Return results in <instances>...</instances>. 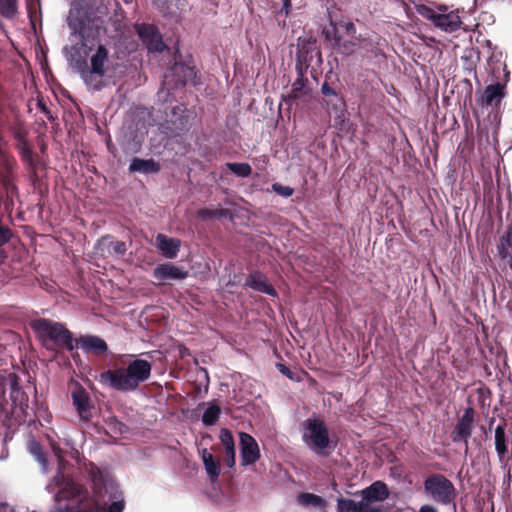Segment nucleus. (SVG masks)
<instances>
[{"instance_id": "f257e3e1", "label": "nucleus", "mask_w": 512, "mask_h": 512, "mask_svg": "<svg viewBox=\"0 0 512 512\" xmlns=\"http://www.w3.org/2000/svg\"><path fill=\"white\" fill-rule=\"evenodd\" d=\"M67 22L73 33L81 37L80 49L86 57L82 61L67 53L71 67L89 90L100 91L114 84L117 63L106 44L95 42L103 25L102 17L89 7L88 1L79 0L72 4Z\"/></svg>"}, {"instance_id": "f03ea898", "label": "nucleus", "mask_w": 512, "mask_h": 512, "mask_svg": "<svg viewBox=\"0 0 512 512\" xmlns=\"http://www.w3.org/2000/svg\"><path fill=\"white\" fill-rule=\"evenodd\" d=\"M93 483V497H88L86 490L73 480L66 479L58 473L46 486V490L54 495L57 502L71 500V508H76L78 512H93L94 510L104 509L107 504L104 499L108 496L111 503L107 507V512H123L125 503L122 492L118 485L108 479L98 468L92 467L90 471Z\"/></svg>"}, {"instance_id": "7ed1b4c3", "label": "nucleus", "mask_w": 512, "mask_h": 512, "mask_svg": "<svg viewBox=\"0 0 512 512\" xmlns=\"http://www.w3.org/2000/svg\"><path fill=\"white\" fill-rule=\"evenodd\" d=\"M152 365L143 359H134L126 367L110 369L98 376V381L107 387L121 392L135 391L149 379Z\"/></svg>"}, {"instance_id": "20e7f679", "label": "nucleus", "mask_w": 512, "mask_h": 512, "mask_svg": "<svg viewBox=\"0 0 512 512\" xmlns=\"http://www.w3.org/2000/svg\"><path fill=\"white\" fill-rule=\"evenodd\" d=\"M32 328L47 348H66L69 351L74 349L72 334L63 324L38 319L32 323Z\"/></svg>"}, {"instance_id": "39448f33", "label": "nucleus", "mask_w": 512, "mask_h": 512, "mask_svg": "<svg viewBox=\"0 0 512 512\" xmlns=\"http://www.w3.org/2000/svg\"><path fill=\"white\" fill-rule=\"evenodd\" d=\"M302 440L314 453L323 455L330 447V438L327 426L318 417H310L302 423Z\"/></svg>"}, {"instance_id": "423d86ee", "label": "nucleus", "mask_w": 512, "mask_h": 512, "mask_svg": "<svg viewBox=\"0 0 512 512\" xmlns=\"http://www.w3.org/2000/svg\"><path fill=\"white\" fill-rule=\"evenodd\" d=\"M425 492L436 502L449 504L455 496V488L450 480L440 474L428 477L424 482Z\"/></svg>"}, {"instance_id": "0eeeda50", "label": "nucleus", "mask_w": 512, "mask_h": 512, "mask_svg": "<svg viewBox=\"0 0 512 512\" xmlns=\"http://www.w3.org/2000/svg\"><path fill=\"white\" fill-rule=\"evenodd\" d=\"M68 390L79 419L83 422L89 421L92 417L94 406L87 390L73 379L68 383Z\"/></svg>"}, {"instance_id": "6e6552de", "label": "nucleus", "mask_w": 512, "mask_h": 512, "mask_svg": "<svg viewBox=\"0 0 512 512\" xmlns=\"http://www.w3.org/2000/svg\"><path fill=\"white\" fill-rule=\"evenodd\" d=\"M419 12L445 32H454L460 28L461 20L457 12L437 13L426 7L419 10Z\"/></svg>"}, {"instance_id": "1a4fd4ad", "label": "nucleus", "mask_w": 512, "mask_h": 512, "mask_svg": "<svg viewBox=\"0 0 512 512\" xmlns=\"http://www.w3.org/2000/svg\"><path fill=\"white\" fill-rule=\"evenodd\" d=\"M135 30L149 51L161 52L165 49L166 46L155 26L150 24H136Z\"/></svg>"}, {"instance_id": "9d476101", "label": "nucleus", "mask_w": 512, "mask_h": 512, "mask_svg": "<svg viewBox=\"0 0 512 512\" xmlns=\"http://www.w3.org/2000/svg\"><path fill=\"white\" fill-rule=\"evenodd\" d=\"M241 462L243 466L254 464L260 458V449L256 440L248 433H239Z\"/></svg>"}, {"instance_id": "9b49d317", "label": "nucleus", "mask_w": 512, "mask_h": 512, "mask_svg": "<svg viewBox=\"0 0 512 512\" xmlns=\"http://www.w3.org/2000/svg\"><path fill=\"white\" fill-rule=\"evenodd\" d=\"M153 277L162 283L170 280H184L188 277V271L172 263H164L155 267Z\"/></svg>"}, {"instance_id": "f8f14e48", "label": "nucleus", "mask_w": 512, "mask_h": 512, "mask_svg": "<svg viewBox=\"0 0 512 512\" xmlns=\"http://www.w3.org/2000/svg\"><path fill=\"white\" fill-rule=\"evenodd\" d=\"M473 410L471 408H468L464 411L461 418L458 420L453 434L452 438L454 442L457 441H463L464 444L467 446L468 444V438L472 434V427H473Z\"/></svg>"}, {"instance_id": "ddd939ff", "label": "nucleus", "mask_w": 512, "mask_h": 512, "mask_svg": "<svg viewBox=\"0 0 512 512\" xmlns=\"http://www.w3.org/2000/svg\"><path fill=\"white\" fill-rule=\"evenodd\" d=\"M155 245L164 257L174 259L178 255L181 241L176 238H169L164 234H158Z\"/></svg>"}, {"instance_id": "4468645a", "label": "nucleus", "mask_w": 512, "mask_h": 512, "mask_svg": "<svg viewBox=\"0 0 512 512\" xmlns=\"http://www.w3.org/2000/svg\"><path fill=\"white\" fill-rule=\"evenodd\" d=\"M246 285L255 291L265 293L272 297L277 296L274 287L268 283L267 278L259 272L250 274L246 279Z\"/></svg>"}, {"instance_id": "2eb2a0df", "label": "nucleus", "mask_w": 512, "mask_h": 512, "mask_svg": "<svg viewBox=\"0 0 512 512\" xmlns=\"http://www.w3.org/2000/svg\"><path fill=\"white\" fill-rule=\"evenodd\" d=\"M505 84L495 83L488 85L482 95V104L486 106H497L505 97Z\"/></svg>"}, {"instance_id": "dca6fc26", "label": "nucleus", "mask_w": 512, "mask_h": 512, "mask_svg": "<svg viewBox=\"0 0 512 512\" xmlns=\"http://www.w3.org/2000/svg\"><path fill=\"white\" fill-rule=\"evenodd\" d=\"M361 496H365L374 502L381 504L389 496L388 487L381 481L372 483L369 487L360 492Z\"/></svg>"}, {"instance_id": "f3484780", "label": "nucleus", "mask_w": 512, "mask_h": 512, "mask_svg": "<svg viewBox=\"0 0 512 512\" xmlns=\"http://www.w3.org/2000/svg\"><path fill=\"white\" fill-rule=\"evenodd\" d=\"M201 458L210 481H217L221 471L219 461L205 448L201 450Z\"/></svg>"}, {"instance_id": "a211bd4d", "label": "nucleus", "mask_w": 512, "mask_h": 512, "mask_svg": "<svg viewBox=\"0 0 512 512\" xmlns=\"http://www.w3.org/2000/svg\"><path fill=\"white\" fill-rule=\"evenodd\" d=\"M98 248L101 249L102 254L105 252L108 255L122 256L126 252V244L122 241H113L110 237H103L98 242Z\"/></svg>"}, {"instance_id": "6ab92c4d", "label": "nucleus", "mask_w": 512, "mask_h": 512, "mask_svg": "<svg viewBox=\"0 0 512 512\" xmlns=\"http://www.w3.org/2000/svg\"><path fill=\"white\" fill-rule=\"evenodd\" d=\"M81 348L86 352L101 354L107 351L106 342L98 336H84L79 339Z\"/></svg>"}, {"instance_id": "aec40b11", "label": "nucleus", "mask_w": 512, "mask_h": 512, "mask_svg": "<svg viewBox=\"0 0 512 512\" xmlns=\"http://www.w3.org/2000/svg\"><path fill=\"white\" fill-rule=\"evenodd\" d=\"M219 437L225 448L226 463L231 468L235 465V445L232 433L227 429H222Z\"/></svg>"}, {"instance_id": "412c9836", "label": "nucleus", "mask_w": 512, "mask_h": 512, "mask_svg": "<svg viewBox=\"0 0 512 512\" xmlns=\"http://www.w3.org/2000/svg\"><path fill=\"white\" fill-rule=\"evenodd\" d=\"M498 252L500 257L506 260L507 264L512 269V227L500 238Z\"/></svg>"}, {"instance_id": "4be33fe9", "label": "nucleus", "mask_w": 512, "mask_h": 512, "mask_svg": "<svg viewBox=\"0 0 512 512\" xmlns=\"http://www.w3.org/2000/svg\"><path fill=\"white\" fill-rule=\"evenodd\" d=\"M129 170L131 172L153 173L159 170V165L152 159L133 158Z\"/></svg>"}, {"instance_id": "5701e85b", "label": "nucleus", "mask_w": 512, "mask_h": 512, "mask_svg": "<svg viewBox=\"0 0 512 512\" xmlns=\"http://www.w3.org/2000/svg\"><path fill=\"white\" fill-rule=\"evenodd\" d=\"M298 502L304 507H315L320 510L326 507V501L321 496L313 493H301L298 496Z\"/></svg>"}, {"instance_id": "b1692460", "label": "nucleus", "mask_w": 512, "mask_h": 512, "mask_svg": "<svg viewBox=\"0 0 512 512\" xmlns=\"http://www.w3.org/2000/svg\"><path fill=\"white\" fill-rule=\"evenodd\" d=\"M173 74H182L177 80V83L181 85H186L187 83L194 82L195 71L192 67L186 66L184 64L176 63L172 68Z\"/></svg>"}, {"instance_id": "393cba45", "label": "nucleus", "mask_w": 512, "mask_h": 512, "mask_svg": "<svg viewBox=\"0 0 512 512\" xmlns=\"http://www.w3.org/2000/svg\"><path fill=\"white\" fill-rule=\"evenodd\" d=\"M495 449L500 460H502L507 453L505 428L503 425H498L495 428Z\"/></svg>"}, {"instance_id": "a878e982", "label": "nucleus", "mask_w": 512, "mask_h": 512, "mask_svg": "<svg viewBox=\"0 0 512 512\" xmlns=\"http://www.w3.org/2000/svg\"><path fill=\"white\" fill-rule=\"evenodd\" d=\"M221 415V409L215 404H209L203 413L202 421L206 426H212L216 424Z\"/></svg>"}, {"instance_id": "bb28decb", "label": "nucleus", "mask_w": 512, "mask_h": 512, "mask_svg": "<svg viewBox=\"0 0 512 512\" xmlns=\"http://www.w3.org/2000/svg\"><path fill=\"white\" fill-rule=\"evenodd\" d=\"M307 93H308V88L306 86V82L302 76H299L292 83L289 98H291L293 100H297V99L304 97Z\"/></svg>"}, {"instance_id": "cd10ccee", "label": "nucleus", "mask_w": 512, "mask_h": 512, "mask_svg": "<svg viewBox=\"0 0 512 512\" xmlns=\"http://www.w3.org/2000/svg\"><path fill=\"white\" fill-rule=\"evenodd\" d=\"M181 0H154L156 7L164 14H174L179 9Z\"/></svg>"}, {"instance_id": "c85d7f7f", "label": "nucleus", "mask_w": 512, "mask_h": 512, "mask_svg": "<svg viewBox=\"0 0 512 512\" xmlns=\"http://www.w3.org/2000/svg\"><path fill=\"white\" fill-rule=\"evenodd\" d=\"M28 449H29L30 454L32 456H34V458L42 466L43 472H47L48 471L47 461L41 451V447H40L39 443H37L34 440L30 441L28 444Z\"/></svg>"}, {"instance_id": "c756f323", "label": "nucleus", "mask_w": 512, "mask_h": 512, "mask_svg": "<svg viewBox=\"0 0 512 512\" xmlns=\"http://www.w3.org/2000/svg\"><path fill=\"white\" fill-rule=\"evenodd\" d=\"M359 512H383L381 504L368 499L365 496H361L360 502H358Z\"/></svg>"}, {"instance_id": "7c9ffc66", "label": "nucleus", "mask_w": 512, "mask_h": 512, "mask_svg": "<svg viewBox=\"0 0 512 512\" xmlns=\"http://www.w3.org/2000/svg\"><path fill=\"white\" fill-rule=\"evenodd\" d=\"M17 12L16 0H0V13L6 18H13Z\"/></svg>"}, {"instance_id": "2f4dec72", "label": "nucleus", "mask_w": 512, "mask_h": 512, "mask_svg": "<svg viewBox=\"0 0 512 512\" xmlns=\"http://www.w3.org/2000/svg\"><path fill=\"white\" fill-rule=\"evenodd\" d=\"M337 511L338 512H359L358 502L347 499V498H338L337 499Z\"/></svg>"}, {"instance_id": "473e14b6", "label": "nucleus", "mask_w": 512, "mask_h": 512, "mask_svg": "<svg viewBox=\"0 0 512 512\" xmlns=\"http://www.w3.org/2000/svg\"><path fill=\"white\" fill-rule=\"evenodd\" d=\"M227 167L239 177H248L252 172L251 166L247 163H227Z\"/></svg>"}, {"instance_id": "72a5a7b5", "label": "nucleus", "mask_w": 512, "mask_h": 512, "mask_svg": "<svg viewBox=\"0 0 512 512\" xmlns=\"http://www.w3.org/2000/svg\"><path fill=\"white\" fill-rule=\"evenodd\" d=\"M338 50L343 55H351L356 50V43L350 40H344L341 42V40L337 43Z\"/></svg>"}, {"instance_id": "f704fd0d", "label": "nucleus", "mask_w": 512, "mask_h": 512, "mask_svg": "<svg viewBox=\"0 0 512 512\" xmlns=\"http://www.w3.org/2000/svg\"><path fill=\"white\" fill-rule=\"evenodd\" d=\"M272 190L280 195V196H283V197H290L293 195L294 193V189L290 186H284L280 183H274L272 184Z\"/></svg>"}, {"instance_id": "c9c22d12", "label": "nucleus", "mask_w": 512, "mask_h": 512, "mask_svg": "<svg viewBox=\"0 0 512 512\" xmlns=\"http://www.w3.org/2000/svg\"><path fill=\"white\" fill-rule=\"evenodd\" d=\"M229 214L226 209H205L201 212L204 218H221L226 217Z\"/></svg>"}, {"instance_id": "e433bc0d", "label": "nucleus", "mask_w": 512, "mask_h": 512, "mask_svg": "<svg viewBox=\"0 0 512 512\" xmlns=\"http://www.w3.org/2000/svg\"><path fill=\"white\" fill-rule=\"evenodd\" d=\"M323 33L325 34V37L328 40H333V41H335V43H338L340 41V37L338 36L337 29L333 25V23H331V28L324 29Z\"/></svg>"}, {"instance_id": "4c0bfd02", "label": "nucleus", "mask_w": 512, "mask_h": 512, "mask_svg": "<svg viewBox=\"0 0 512 512\" xmlns=\"http://www.w3.org/2000/svg\"><path fill=\"white\" fill-rule=\"evenodd\" d=\"M11 236V230L6 226L0 225V247L9 241Z\"/></svg>"}, {"instance_id": "58836bf2", "label": "nucleus", "mask_w": 512, "mask_h": 512, "mask_svg": "<svg viewBox=\"0 0 512 512\" xmlns=\"http://www.w3.org/2000/svg\"><path fill=\"white\" fill-rule=\"evenodd\" d=\"M340 26L345 29L347 34L354 36L356 33V27L351 21H341Z\"/></svg>"}, {"instance_id": "ea45409f", "label": "nucleus", "mask_w": 512, "mask_h": 512, "mask_svg": "<svg viewBox=\"0 0 512 512\" xmlns=\"http://www.w3.org/2000/svg\"><path fill=\"white\" fill-rule=\"evenodd\" d=\"M51 447L53 449V452H54L55 456L58 458L59 467H61V463H62V460H61V449L59 447H57L54 443H51Z\"/></svg>"}, {"instance_id": "a19ab883", "label": "nucleus", "mask_w": 512, "mask_h": 512, "mask_svg": "<svg viewBox=\"0 0 512 512\" xmlns=\"http://www.w3.org/2000/svg\"><path fill=\"white\" fill-rule=\"evenodd\" d=\"M322 93L324 95H334L335 94L334 90L331 87H329L327 84H324L322 86Z\"/></svg>"}, {"instance_id": "79ce46f5", "label": "nucleus", "mask_w": 512, "mask_h": 512, "mask_svg": "<svg viewBox=\"0 0 512 512\" xmlns=\"http://www.w3.org/2000/svg\"><path fill=\"white\" fill-rule=\"evenodd\" d=\"M419 512H437V510L431 505H423Z\"/></svg>"}, {"instance_id": "37998d69", "label": "nucleus", "mask_w": 512, "mask_h": 512, "mask_svg": "<svg viewBox=\"0 0 512 512\" xmlns=\"http://www.w3.org/2000/svg\"><path fill=\"white\" fill-rule=\"evenodd\" d=\"M279 370L280 372H282L284 375H287L290 377V370L285 367L284 365H279Z\"/></svg>"}, {"instance_id": "c03bdc74", "label": "nucleus", "mask_w": 512, "mask_h": 512, "mask_svg": "<svg viewBox=\"0 0 512 512\" xmlns=\"http://www.w3.org/2000/svg\"><path fill=\"white\" fill-rule=\"evenodd\" d=\"M289 5H290V0H284V9L286 10V14H288V12H289Z\"/></svg>"}]
</instances>
